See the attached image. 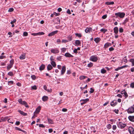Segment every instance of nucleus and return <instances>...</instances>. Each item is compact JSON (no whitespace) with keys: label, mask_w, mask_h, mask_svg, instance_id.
Segmentation results:
<instances>
[{"label":"nucleus","mask_w":134,"mask_h":134,"mask_svg":"<svg viewBox=\"0 0 134 134\" xmlns=\"http://www.w3.org/2000/svg\"><path fill=\"white\" fill-rule=\"evenodd\" d=\"M18 112H19L20 114L24 116H25L27 115V113H25L23 111H21L20 110H18Z\"/></svg>","instance_id":"dca6fc26"},{"label":"nucleus","mask_w":134,"mask_h":134,"mask_svg":"<svg viewBox=\"0 0 134 134\" xmlns=\"http://www.w3.org/2000/svg\"><path fill=\"white\" fill-rule=\"evenodd\" d=\"M32 90H36L37 89V87L36 86L34 85L33 86H32L31 87Z\"/></svg>","instance_id":"4c0bfd02"},{"label":"nucleus","mask_w":134,"mask_h":134,"mask_svg":"<svg viewBox=\"0 0 134 134\" xmlns=\"http://www.w3.org/2000/svg\"><path fill=\"white\" fill-rule=\"evenodd\" d=\"M66 67L65 66H62V69L61 71V75H63L65 71Z\"/></svg>","instance_id":"9d476101"},{"label":"nucleus","mask_w":134,"mask_h":134,"mask_svg":"<svg viewBox=\"0 0 134 134\" xmlns=\"http://www.w3.org/2000/svg\"><path fill=\"white\" fill-rule=\"evenodd\" d=\"M56 20L58 22L57 23V24H58V23H60V19L58 17H57L56 19Z\"/></svg>","instance_id":"79ce46f5"},{"label":"nucleus","mask_w":134,"mask_h":134,"mask_svg":"<svg viewBox=\"0 0 134 134\" xmlns=\"http://www.w3.org/2000/svg\"><path fill=\"white\" fill-rule=\"evenodd\" d=\"M61 58V56H60L58 57L57 58V59L58 60H60Z\"/></svg>","instance_id":"338daca9"},{"label":"nucleus","mask_w":134,"mask_h":134,"mask_svg":"<svg viewBox=\"0 0 134 134\" xmlns=\"http://www.w3.org/2000/svg\"><path fill=\"white\" fill-rule=\"evenodd\" d=\"M75 43L77 46H78L81 44V42L79 40H76L75 42Z\"/></svg>","instance_id":"393cba45"},{"label":"nucleus","mask_w":134,"mask_h":134,"mask_svg":"<svg viewBox=\"0 0 134 134\" xmlns=\"http://www.w3.org/2000/svg\"><path fill=\"white\" fill-rule=\"evenodd\" d=\"M8 121L9 122H10V123H11L12 124L13 123V122H12V120L10 119H9L8 120Z\"/></svg>","instance_id":"0e129e2a"},{"label":"nucleus","mask_w":134,"mask_h":134,"mask_svg":"<svg viewBox=\"0 0 134 134\" xmlns=\"http://www.w3.org/2000/svg\"><path fill=\"white\" fill-rule=\"evenodd\" d=\"M126 124H124L121 122H119L118 124V126L119 128L121 129L124 128L126 126Z\"/></svg>","instance_id":"39448f33"},{"label":"nucleus","mask_w":134,"mask_h":134,"mask_svg":"<svg viewBox=\"0 0 134 134\" xmlns=\"http://www.w3.org/2000/svg\"><path fill=\"white\" fill-rule=\"evenodd\" d=\"M111 127V124H109L107 125V127L108 129H110Z\"/></svg>","instance_id":"e433bc0d"},{"label":"nucleus","mask_w":134,"mask_h":134,"mask_svg":"<svg viewBox=\"0 0 134 134\" xmlns=\"http://www.w3.org/2000/svg\"><path fill=\"white\" fill-rule=\"evenodd\" d=\"M48 122L50 124H53V121L51 119H48Z\"/></svg>","instance_id":"473e14b6"},{"label":"nucleus","mask_w":134,"mask_h":134,"mask_svg":"<svg viewBox=\"0 0 134 134\" xmlns=\"http://www.w3.org/2000/svg\"><path fill=\"white\" fill-rule=\"evenodd\" d=\"M41 110V107L40 106L38 107L36 109V111L34 112V113H38Z\"/></svg>","instance_id":"a211bd4d"},{"label":"nucleus","mask_w":134,"mask_h":134,"mask_svg":"<svg viewBox=\"0 0 134 134\" xmlns=\"http://www.w3.org/2000/svg\"><path fill=\"white\" fill-rule=\"evenodd\" d=\"M128 118L130 121L134 122V116H130L128 117Z\"/></svg>","instance_id":"ddd939ff"},{"label":"nucleus","mask_w":134,"mask_h":134,"mask_svg":"<svg viewBox=\"0 0 134 134\" xmlns=\"http://www.w3.org/2000/svg\"><path fill=\"white\" fill-rule=\"evenodd\" d=\"M18 101V102L20 104L23 105H24L26 107H29V106L27 105V103L25 101H23L22 99L20 98L19 99Z\"/></svg>","instance_id":"f257e3e1"},{"label":"nucleus","mask_w":134,"mask_h":134,"mask_svg":"<svg viewBox=\"0 0 134 134\" xmlns=\"http://www.w3.org/2000/svg\"><path fill=\"white\" fill-rule=\"evenodd\" d=\"M53 68V67L50 64H48L47 66V70L49 71L51 70Z\"/></svg>","instance_id":"5701e85b"},{"label":"nucleus","mask_w":134,"mask_h":134,"mask_svg":"<svg viewBox=\"0 0 134 134\" xmlns=\"http://www.w3.org/2000/svg\"><path fill=\"white\" fill-rule=\"evenodd\" d=\"M130 87L132 88H134V83L132 82L130 84Z\"/></svg>","instance_id":"3c124183"},{"label":"nucleus","mask_w":134,"mask_h":134,"mask_svg":"<svg viewBox=\"0 0 134 134\" xmlns=\"http://www.w3.org/2000/svg\"><path fill=\"white\" fill-rule=\"evenodd\" d=\"M130 62L132 63L131 66H134V59H131L130 60Z\"/></svg>","instance_id":"a878e982"},{"label":"nucleus","mask_w":134,"mask_h":134,"mask_svg":"<svg viewBox=\"0 0 134 134\" xmlns=\"http://www.w3.org/2000/svg\"><path fill=\"white\" fill-rule=\"evenodd\" d=\"M100 31L102 32H103L104 33H105L107 31V30L105 29H101L100 30Z\"/></svg>","instance_id":"f704fd0d"},{"label":"nucleus","mask_w":134,"mask_h":134,"mask_svg":"<svg viewBox=\"0 0 134 134\" xmlns=\"http://www.w3.org/2000/svg\"><path fill=\"white\" fill-rule=\"evenodd\" d=\"M107 17V15H103V16L102 17V18L103 19H104L106 18Z\"/></svg>","instance_id":"680f3d73"},{"label":"nucleus","mask_w":134,"mask_h":134,"mask_svg":"<svg viewBox=\"0 0 134 134\" xmlns=\"http://www.w3.org/2000/svg\"><path fill=\"white\" fill-rule=\"evenodd\" d=\"M129 131L131 134H134V129L132 127H130L129 129Z\"/></svg>","instance_id":"1a4fd4ad"},{"label":"nucleus","mask_w":134,"mask_h":134,"mask_svg":"<svg viewBox=\"0 0 134 134\" xmlns=\"http://www.w3.org/2000/svg\"><path fill=\"white\" fill-rule=\"evenodd\" d=\"M126 58V57L125 56L124 57V61L126 63L127 62V60Z\"/></svg>","instance_id":"e2e57ef3"},{"label":"nucleus","mask_w":134,"mask_h":134,"mask_svg":"<svg viewBox=\"0 0 134 134\" xmlns=\"http://www.w3.org/2000/svg\"><path fill=\"white\" fill-rule=\"evenodd\" d=\"M13 74L12 72L10 71L8 73V75L10 76H13Z\"/></svg>","instance_id":"ea45409f"},{"label":"nucleus","mask_w":134,"mask_h":134,"mask_svg":"<svg viewBox=\"0 0 134 134\" xmlns=\"http://www.w3.org/2000/svg\"><path fill=\"white\" fill-rule=\"evenodd\" d=\"M90 60L93 62H96L98 60V57L95 55H92L90 57Z\"/></svg>","instance_id":"7ed1b4c3"},{"label":"nucleus","mask_w":134,"mask_h":134,"mask_svg":"<svg viewBox=\"0 0 134 134\" xmlns=\"http://www.w3.org/2000/svg\"><path fill=\"white\" fill-rule=\"evenodd\" d=\"M44 34V33L43 32H39L37 33H32L31 34V35L34 36H36L38 35H42Z\"/></svg>","instance_id":"6e6552de"},{"label":"nucleus","mask_w":134,"mask_h":134,"mask_svg":"<svg viewBox=\"0 0 134 134\" xmlns=\"http://www.w3.org/2000/svg\"><path fill=\"white\" fill-rule=\"evenodd\" d=\"M67 110V109L64 108H63L62 110V111L63 112H66Z\"/></svg>","instance_id":"69168bd1"},{"label":"nucleus","mask_w":134,"mask_h":134,"mask_svg":"<svg viewBox=\"0 0 134 134\" xmlns=\"http://www.w3.org/2000/svg\"><path fill=\"white\" fill-rule=\"evenodd\" d=\"M14 63V60L12 59L10 61V64L7 66L8 70H9L13 66Z\"/></svg>","instance_id":"20e7f679"},{"label":"nucleus","mask_w":134,"mask_h":134,"mask_svg":"<svg viewBox=\"0 0 134 134\" xmlns=\"http://www.w3.org/2000/svg\"><path fill=\"white\" fill-rule=\"evenodd\" d=\"M92 29L91 27H87L85 30V32L86 33L90 32V31H92Z\"/></svg>","instance_id":"f8f14e48"},{"label":"nucleus","mask_w":134,"mask_h":134,"mask_svg":"<svg viewBox=\"0 0 134 134\" xmlns=\"http://www.w3.org/2000/svg\"><path fill=\"white\" fill-rule=\"evenodd\" d=\"M114 3L113 2H106V4L107 5L113 4Z\"/></svg>","instance_id":"c85d7f7f"},{"label":"nucleus","mask_w":134,"mask_h":134,"mask_svg":"<svg viewBox=\"0 0 134 134\" xmlns=\"http://www.w3.org/2000/svg\"><path fill=\"white\" fill-rule=\"evenodd\" d=\"M100 39L99 37L95 38L94 39V41L96 43H98L100 40Z\"/></svg>","instance_id":"b1692460"},{"label":"nucleus","mask_w":134,"mask_h":134,"mask_svg":"<svg viewBox=\"0 0 134 134\" xmlns=\"http://www.w3.org/2000/svg\"><path fill=\"white\" fill-rule=\"evenodd\" d=\"M51 52L54 54H57L59 52V51L56 48L54 49H52L51 50Z\"/></svg>","instance_id":"0eeeda50"},{"label":"nucleus","mask_w":134,"mask_h":134,"mask_svg":"<svg viewBox=\"0 0 134 134\" xmlns=\"http://www.w3.org/2000/svg\"><path fill=\"white\" fill-rule=\"evenodd\" d=\"M14 10V9L13 8H10L8 10V12H12Z\"/></svg>","instance_id":"58836bf2"},{"label":"nucleus","mask_w":134,"mask_h":134,"mask_svg":"<svg viewBox=\"0 0 134 134\" xmlns=\"http://www.w3.org/2000/svg\"><path fill=\"white\" fill-rule=\"evenodd\" d=\"M64 55L66 57H73V56L71 55L69 53H66L64 54Z\"/></svg>","instance_id":"6ab92c4d"},{"label":"nucleus","mask_w":134,"mask_h":134,"mask_svg":"<svg viewBox=\"0 0 134 134\" xmlns=\"http://www.w3.org/2000/svg\"><path fill=\"white\" fill-rule=\"evenodd\" d=\"M127 112L128 113H132L134 112V107H131L127 110Z\"/></svg>","instance_id":"423d86ee"},{"label":"nucleus","mask_w":134,"mask_h":134,"mask_svg":"<svg viewBox=\"0 0 134 134\" xmlns=\"http://www.w3.org/2000/svg\"><path fill=\"white\" fill-rule=\"evenodd\" d=\"M111 43L109 42H107L104 45V48H108L109 46H111Z\"/></svg>","instance_id":"4468645a"},{"label":"nucleus","mask_w":134,"mask_h":134,"mask_svg":"<svg viewBox=\"0 0 134 134\" xmlns=\"http://www.w3.org/2000/svg\"><path fill=\"white\" fill-rule=\"evenodd\" d=\"M106 72V71L104 68L102 69L101 70V72L102 74H104Z\"/></svg>","instance_id":"7c9ffc66"},{"label":"nucleus","mask_w":134,"mask_h":134,"mask_svg":"<svg viewBox=\"0 0 134 134\" xmlns=\"http://www.w3.org/2000/svg\"><path fill=\"white\" fill-rule=\"evenodd\" d=\"M114 48H113V47H110L109 49V51L110 52L113 51H114Z\"/></svg>","instance_id":"09e8293b"},{"label":"nucleus","mask_w":134,"mask_h":134,"mask_svg":"<svg viewBox=\"0 0 134 134\" xmlns=\"http://www.w3.org/2000/svg\"><path fill=\"white\" fill-rule=\"evenodd\" d=\"M43 88L44 90L46 91H47L48 92H49V90H47V86L46 85H44L43 86Z\"/></svg>","instance_id":"a18cd8bd"},{"label":"nucleus","mask_w":134,"mask_h":134,"mask_svg":"<svg viewBox=\"0 0 134 134\" xmlns=\"http://www.w3.org/2000/svg\"><path fill=\"white\" fill-rule=\"evenodd\" d=\"M45 68V65L44 64H42L41 66L39 68V69L41 71L43 70Z\"/></svg>","instance_id":"4be33fe9"},{"label":"nucleus","mask_w":134,"mask_h":134,"mask_svg":"<svg viewBox=\"0 0 134 134\" xmlns=\"http://www.w3.org/2000/svg\"><path fill=\"white\" fill-rule=\"evenodd\" d=\"M39 126L40 127H44V126L42 124H40L39 125Z\"/></svg>","instance_id":"13d9d810"},{"label":"nucleus","mask_w":134,"mask_h":134,"mask_svg":"<svg viewBox=\"0 0 134 134\" xmlns=\"http://www.w3.org/2000/svg\"><path fill=\"white\" fill-rule=\"evenodd\" d=\"M25 58V54H21L20 57V59H23Z\"/></svg>","instance_id":"412c9836"},{"label":"nucleus","mask_w":134,"mask_h":134,"mask_svg":"<svg viewBox=\"0 0 134 134\" xmlns=\"http://www.w3.org/2000/svg\"><path fill=\"white\" fill-rule=\"evenodd\" d=\"M16 21L15 19H14L13 20V21H12L10 22V24H13L14 23H15Z\"/></svg>","instance_id":"c03bdc74"},{"label":"nucleus","mask_w":134,"mask_h":134,"mask_svg":"<svg viewBox=\"0 0 134 134\" xmlns=\"http://www.w3.org/2000/svg\"><path fill=\"white\" fill-rule=\"evenodd\" d=\"M42 99L43 101L45 102L47 101L48 99V97L47 96H43L42 98Z\"/></svg>","instance_id":"aec40b11"},{"label":"nucleus","mask_w":134,"mask_h":134,"mask_svg":"<svg viewBox=\"0 0 134 134\" xmlns=\"http://www.w3.org/2000/svg\"><path fill=\"white\" fill-rule=\"evenodd\" d=\"M87 77L85 76H80L79 79L81 80H82L85 79Z\"/></svg>","instance_id":"cd10ccee"},{"label":"nucleus","mask_w":134,"mask_h":134,"mask_svg":"<svg viewBox=\"0 0 134 134\" xmlns=\"http://www.w3.org/2000/svg\"><path fill=\"white\" fill-rule=\"evenodd\" d=\"M119 31L120 33H122L123 32V29L122 27H121L119 28Z\"/></svg>","instance_id":"a19ab883"},{"label":"nucleus","mask_w":134,"mask_h":134,"mask_svg":"<svg viewBox=\"0 0 134 134\" xmlns=\"http://www.w3.org/2000/svg\"><path fill=\"white\" fill-rule=\"evenodd\" d=\"M6 58V56L4 55H1L0 56V59H2Z\"/></svg>","instance_id":"37998d69"},{"label":"nucleus","mask_w":134,"mask_h":134,"mask_svg":"<svg viewBox=\"0 0 134 134\" xmlns=\"http://www.w3.org/2000/svg\"><path fill=\"white\" fill-rule=\"evenodd\" d=\"M31 77L32 79L35 80L36 79V76L35 75H32Z\"/></svg>","instance_id":"8fccbe9b"},{"label":"nucleus","mask_w":134,"mask_h":134,"mask_svg":"<svg viewBox=\"0 0 134 134\" xmlns=\"http://www.w3.org/2000/svg\"><path fill=\"white\" fill-rule=\"evenodd\" d=\"M75 35L76 36H78L79 37H81V36L80 34L78 33H75Z\"/></svg>","instance_id":"864d4df0"},{"label":"nucleus","mask_w":134,"mask_h":134,"mask_svg":"<svg viewBox=\"0 0 134 134\" xmlns=\"http://www.w3.org/2000/svg\"><path fill=\"white\" fill-rule=\"evenodd\" d=\"M115 15L117 16H119L121 18H122L124 17L125 14L123 12H118L115 13Z\"/></svg>","instance_id":"f03ea898"},{"label":"nucleus","mask_w":134,"mask_h":134,"mask_svg":"<svg viewBox=\"0 0 134 134\" xmlns=\"http://www.w3.org/2000/svg\"><path fill=\"white\" fill-rule=\"evenodd\" d=\"M94 91V90L92 88H90V93H92Z\"/></svg>","instance_id":"49530a36"},{"label":"nucleus","mask_w":134,"mask_h":134,"mask_svg":"<svg viewBox=\"0 0 134 134\" xmlns=\"http://www.w3.org/2000/svg\"><path fill=\"white\" fill-rule=\"evenodd\" d=\"M7 120V118L5 117L4 118H3L1 119L2 121H5Z\"/></svg>","instance_id":"052dcab7"},{"label":"nucleus","mask_w":134,"mask_h":134,"mask_svg":"<svg viewBox=\"0 0 134 134\" xmlns=\"http://www.w3.org/2000/svg\"><path fill=\"white\" fill-rule=\"evenodd\" d=\"M117 102L116 101L114 102V100L111 103L110 105L111 106L114 107L117 104Z\"/></svg>","instance_id":"f3484780"},{"label":"nucleus","mask_w":134,"mask_h":134,"mask_svg":"<svg viewBox=\"0 0 134 134\" xmlns=\"http://www.w3.org/2000/svg\"><path fill=\"white\" fill-rule=\"evenodd\" d=\"M116 125H114L113 126L112 129L113 130H115L116 129Z\"/></svg>","instance_id":"de8ad7c7"},{"label":"nucleus","mask_w":134,"mask_h":134,"mask_svg":"<svg viewBox=\"0 0 134 134\" xmlns=\"http://www.w3.org/2000/svg\"><path fill=\"white\" fill-rule=\"evenodd\" d=\"M50 60L51 61V62L54 61V59L53 58V56H51L50 58Z\"/></svg>","instance_id":"5fc2aeb1"},{"label":"nucleus","mask_w":134,"mask_h":134,"mask_svg":"<svg viewBox=\"0 0 134 134\" xmlns=\"http://www.w3.org/2000/svg\"><path fill=\"white\" fill-rule=\"evenodd\" d=\"M66 48H62L61 49L62 52H65L66 51Z\"/></svg>","instance_id":"6e6d98bb"},{"label":"nucleus","mask_w":134,"mask_h":134,"mask_svg":"<svg viewBox=\"0 0 134 134\" xmlns=\"http://www.w3.org/2000/svg\"><path fill=\"white\" fill-rule=\"evenodd\" d=\"M68 42V41L67 40H63L62 41V42L63 43H66Z\"/></svg>","instance_id":"bf43d9fd"},{"label":"nucleus","mask_w":134,"mask_h":134,"mask_svg":"<svg viewBox=\"0 0 134 134\" xmlns=\"http://www.w3.org/2000/svg\"><path fill=\"white\" fill-rule=\"evenodd\" d=\"M58 32V31L56 30L51 32V33L49 34L48 35L49 36H51L55 34H57Z\"/></svg>","instance_id":"9b49d317"},{"label":"nucleus","mask_w":134,"mask_h":134,"mask_svg":"<svg viewBox=\"0 0 134 134\" xmlns=\"http://www.w3.org/2000/svg\"><path fill=\"white\" fill-rule=\"evenodd\" d=\"M89 100V99L88 98L86 99H82L81 100V101H83L85 103H86Z\"/></svg>","instance_id":"c756f323"},{"label":"nucleus","mask_w":134,"mask_h":134,"mask_svg":"<svg viewBox=\"0 0 134 134\" xmlns=\"http://www.w3.org/2000/svg\"><path fill=\"white\" fill-rule=\"evenodd\" d=\"M124 95L125 97V98H126L128 96V94L126 92L124 94Z\"/></svg>","instance_id":"4d7b16f0"},{"label":"nucleus","mask_w":134,"mask_h":134,"mask_svg":"<svg viewBox=\"0 0 134 134\" xmlns=\"http://www.w3.org/2000/svg\"><path fill=\"white\" fill-rule=\"evenodd\" d=\"M128 20H129V19L127 18H126L125 19V20L124 21V22H123V24H125L128 21Z\"/></svg>","instance_id":"c9c22d12"},{"label":"nucleus","mask_w":134,"mask_h":134,"mask_svg":"<svg viewBox=\"0 0 134 134\" xmlns=\"http://www.w3.org/2000/svg\"><path fill=\"white\" fill-rule=\"evenodd\" d=\"M126 92L125 91V90H124L122 91L121 92V93L122 94H124L125 92Z\"/></svg>","instance_id":"774afa93"},{"label":"nucleus","mask_w":134,"mask_h":134,"mask_svg":"<svg viewBox=\"0 0 134 134\" xmlns=\"http://www.w3.org/2000/svg\"><path fill=\"white\" fill-rule=\"evenodd\" d=\"M51 64L53 66V67H55L56 65L55 62L54 61H52L51 63Z\"/></svg>","instance_id":"bb28decb"},{"label":"nucleus","mask_w":134,"mask_h":134,"mask_svg":"<svg viewBox=\"0 0 134 134\" xmlns=\"http://www.w3.org/2000/svg\"><path fill=\"white\" fill-rule=\"evenodd\" d=\"M28 35V33L26 32H24L23 33V36H26Z\"/></svg>","instance_id":"603ef678"},{"label":"nucleus","mask_w":134,"mask_h":134,"mask_svg":"<svg viewBox=\"0 0 134 134\" xmlns=\"http://www.w3.org/2000/svg\"><path fill=\"white\" fill-rule=\"evenodd\" d=\"M114 31L115 34H117L118 32V28L117 27H115L114 28Z\"/></svg>","instance_id":"2eb2a0df"},{"label":"nucleus","mask_w":134,"mask_h":134,"mask_svg":"<svg viewBox=\"0 0 134 134\" xmlns=\"http://www.w3.org/2000/svg\"><path fill=\"white\" fill-rule=\"evenodd\" d=\"M13 83V81H9L8 82V84L9 85H11Z\"/></svg>","instance_id":"2f4dec72"},{"label":"nucleus","mask_w":134,"mask_h":134,"mask_svg":"<svg viewBox=\"0 0 134 134\" xmlns=\"http://www.w3.org/2000/svg\"><path fill=\"white\" fill-rule=\"evenodd\" d=\"M93 64L92 63L90 62L87 65V66L88 67L90 68L93 66Z\"/></svg>","instance_id":"72a5a7b5"}]
</instances>
